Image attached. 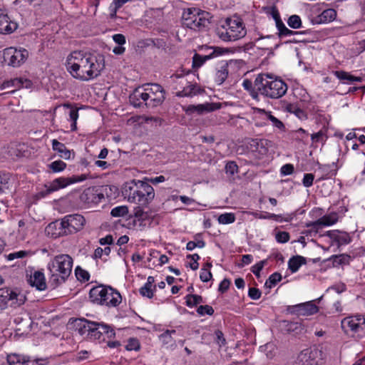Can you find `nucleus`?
I'll return each instance as SVG.
<instances>
[{
	"instance_id": "obj_6",
	"label": "nucleus",
	"mask_w": 365,
	"mask_h": 365,
	"mask_svg": "<svg viewBox=\"0 0 365 365\" xmlns=\"http://www.w3.org/2000/svg\"><path fill=\"white\" fill-rule=\"evenodd\" d=\"M26 299L25 294L18 289H0V307L1 308L9 306L14 308L20 307L25 303Z\"/></svg>"
},
{
	"instance_id": "obj_9",
	"label": "nucleus",
	"mask_w": 365,
	"mask_h": 365,
	"mask_svg": "<svg viewBox=\"0 0 365 365\" xmlns=\"http://www.w3.org/2000/svg\"><path fill=\"white\" fill-rule=\"evenodd\" d=\"M145 91L148 96L147 107L155 108L161 105L165 99V91L163 88L158 83L145 85Z\"/></svg>"
},
{
	"instance_id": "obj_11",
	"label": "nucleus",
	"mask_w": 365,
	"mask_h": 365,
	"mask_svg": "<svg viewBox=\"0 0 365 365\" xmlns=\"http://www.w3.org/2000/svg\"><path fill=\"white\" fill-rule=\"evenodd\" d=\"M338 220L337 215L336 213H333L328 215H324L319 220L311 222L306 224L307 227H312L310 230H307L304 234L306 235H312L313 232L317 234L318 230L322 227V226H330L336 223Z\"/></svg>"
},
{
	"instance_id": "obj_21",
	"label": "nucleus",
	"mask_w": 365,
	"mask_h": 365,
	"mask_svg": "<svg viewBox=\"0 0 365 365\" xmlns=\"http://www.w3.org/2000/svg\"><path fill=\"white\" fill-rule=\"evenodd\" d=\"M108 289V295L105 297V300L102 302L101 305L116 307L121 302V296L117 290L114 289L111 287H109Z\"/></svg>"
},
{
	"instance_id": "obj_22",
	"label": "nucleus",
	"mask_w": 365,
	"mask_h": 365,
	"mask_svg": "<svg viewBox=\"0 0 365 365\" xmlns=\"http://www.w3.org/2000/svg\"><path fill=\"white\" fill-rule=\"evenodd\" d=\"M203 90L200 89L196 83L192 84L189 81V83L185 84L182 86V89L176 93L178 97H189L193 96L198 93H200Z\"/></svg>"
},
{
	"instance_id": "obj_17",
	"label": "nucleus",
	"mask_w": 365,
	"mask_h": 365,
	"mask_svg": "<svg viewBox=\"0 0 365 365\" xmlns=\"http://www.w3.org/2000/svg\"><path fill=\"white\" fill-rule=\"evenodd\" d=\"M148 96L147 95L145 88L143 91L140 88H135L133 92L129 96L130 103L135 108H140L143 105L141 100L145 102V105L148 102Z\"/></svg>"
},
{
	"instance_id": "obj_38",
	"label": "nucleus",
	"mask_w": 365,
	"mask_h": 365,
	"mask_svg": "<svg viewBox=\"0 0 365 365\" xmlns=\"http://www.w3.org/2000/svg\"><path fill=\"white\" fill-rule=\"evenodd\" d=\"M331 259L333 260L334 266L348 264L351 259L350 255L341 254L339 255H333Z\"/></svg>"
},
{
	"instance_id": "obj_24",
	"label": "nucleus",
	"mask_w": 365,
	"mask_h": 365,
	"mask_svg": "<svg viewBox=\"0 0 365 365\" xmlns=\"http://www.w3.org/2000/svg\"><path fill=\"white\" fill-rule=\"evenodd\" d=\"M327 235L337 242L339 245H346L351 242V238L346 232H341L338 230H331L327 232Z\"/></svg>"
},
{
	"instance_id": "obj_4",
	"label": "nucleus",
	"mask_w": 365,
	"mask_h": 365,
	"mask_svg": "<svg viewBox=\"0 0 365 365\" xmlns=\"http://www.w3.org/2000/svg\"><path fill=\"white\" fill-rule=\"evenodd\" d=\"M86 222L84 217L79 214L66 215L63 218L50 223L46 228L48 235L56 237L61 235L76 233L83 229Z\"/></svg>"
},
{
	"instance_id": "obj_34",
	"label": "nucleus",
	"mask_w": 365,
	"mask_h": 365,
	"mask_svg": "<svg viewBox=\"0 0 365 365\" xmlns=\"http://www.w3.org/2000/svg\"><path fill=\"white\" fill-rule=\"evenodd\" d=\"M242 86L246 91L249 92L250 95L252 97L253 99L257 101L259 100V92L257 91L255 86L253 87V84L251 80L247 78L245 79L242 82Z\"/></svg>"
},
{
	"instance_id": "obj_57",
	"label": "nucleus",
	"mask_w": 365,
	"mask_h": 365,
	"mask_svg": "<svg viewBox=\"0 0 365 365\" xmlns=\"http://www.w3.org/2000/svg\"><path fill=\"white\" fill-rule=\"evenodd\" d=\"M27 255H28V252L24 251V250H21L19 252L10 253L9 255H5L4 256L8 260L11 261L15 259L24 258V257H26Z\"/></svg>"
},
{
	"instance_id": "obj_8",
	"label": "nucleus",
	"mask_w": 365,
	"mask_h": 365,
	"mask_svg": "<svg viewBox=\"0 0 365 365\" xmlns=\"http://www.w3.org/2000/svg\"><path fill=\"white\" fill-rule=\"evenodd\" d=\"M137 183H138V189L135 190V200H131V202L141 206H148L155 197L154 189L144 180H138Z\"/></svg>"
},
{
	"instance_id": "obj_27",
	"label": "nucleus",
	"mask_w": 365,
	"mask_h": 365,
	"mask_svg": "<svg viewBox=\"0 0 365 365\" xmlns=\"http://www.w3.org/2000/svg\"><path fill=\"white\" fill-rule=\"evenodd\" d=\"M52 148L54 151H56L59 153L61 158H63L66 160L71 158V151L66 148L63 143L58 141L56 139H53L52 140Z\"/></svg>"
},
{
	"instance_id": "obj_47",
	"label": "nucleus",
	"mask_w": 365,
	"mask_h": 365,
	"mask_svg": "<svg viewBox=\"0 0 365 365\" xmlns=\"http://www.w3.org/2000/svg\"><path fill=\"white\" fill-rule=\"evenodd\" d=\"M306 34L305 31H294L289 29L287 26H285L283 29H282L279 32H278V36L279 38H282L284 36H303Z\"/></svg>"
},
{
	"instance_id": "obj_56",
	"label": "nucleus",
	"mask_w": 365,
	"mask_h": 365,
	"mask_svg": "<svg viewBox=\"0 0 365 365\" xmlns=\"http://www.w3.org/2000/svg\"><path fill=\"white\" fill-rule=\"evenodd\" d=\"M275 239L279 243H286L289 240L290 235L287 232L279 231L276 233Z\"/></svg>"
},
{
	"instance_id": "obj_64",
	"label": "nucleus",
	"mask_w": 365,
	"mask_h": 365,
	"mask_svg": "<svg viewBox=\"0 0 365 365\" xmlns=\"http://www.w3.org/2000/svg\"><path fill=\"white\" fill-rule=\"evenodd\" d=\"M314 175L312 173H306L302 180V184L305 187H309L313 185Z\"/></svg>"
},
{
	"instance_id": "obj_48",
	"label": "nucleus",
	"mask_w": 365,
	"mask_h": 365,
	"mask_svg": "<svg viewBox=\"0 0 365 365\" xmlns=\"http://www.w3.org/2000/svg\"><path fill=\"white\" fill-rule=\"evenodd\" d=\"M128 213V207L125 205L118 206L111 210L110 215L113 217H123Z\"/></svg>"
},
{
	"instance_id": "obj_18",
	"label": "nucleus",
	"mask_w": 365,
	"mask_h": 365,
	"mask_svg": "<svg viewBox=\"0 0 365 365\" xmlns=\"http://www.w3.org/2000/svg\"><path fill=\"white\" fill-rule=\"evenodd\" d=\"M18 27L16 22L11 21L6 14L0 10V34H11Z\"/></svg>"
},
{
	"instance_id": "obj_41",
	"label": "nucleus",
	"mask_w": 365,
	"mask_h": 365,
	"mask_svg": "<svg viewBox=\"0 0 365 365\" xmlns=\"http://www.w3.org/2000/svg\"><path fill=\"white\" fill-rule=\"evenodd\" d=\"M98 329H100L101 335L106 334L109 339L115 337V333L113 329L104 323L98 322Z\"/></svg>"
},
{
	"instance_id": "obj_31",
	"label": "nucleus",
	"mask_w": 365,
	"mask_h": 365,
	"mask_svg": "<svg viewBox=\"0 0 365 365\" xmlns=\"http://www.w3.org/2000/svg\"><path fill=\"white\" fill-rule=\"evenodd\" d=\"M334 76L340 81L345 83L349 82H361L362 78L359 76H354L351 75L349 73L344 71H335L333 72Z\"/></svg>"
},
{
	"instance_id": "obj_58",
	"label": "nucleus",
	"mask_w": 365,
	"mask_h": 365,
	"mask_svg": "<svg viewBox=\"0 0 365 365\" xmlns=\"http://www.w3.org/2000/svg\"><path fill=\"white\" fill-rule=\"evenodd\" d=\"M271 220H274L277 222H290L293 219V214H287L285 216L282 215L271 214Z\"/></svg>"
},
{
	"instance_id": "obj_28",
	"label": "nucleus",
	"mask_w": 365,
	"mask_h": 365,
	"mask_svg": "<svg viewBox=\"0 0 365 365\" xmlns=\"http://www.w3.org/2000/svg\"><path fill=\"white\" fill-rule=\"evenodd\" d=\"M299 304V316H310L316 314L318 311V307L312 302H308Z\"/></svg>"
},
{
	"instance_id": "obj_12",
	"label": "nucleus",
	"mask_w": 365,
	"mask_h": 365,
	"mask_svg": "<svg viewBox=\"0 0 365 365\" xmlns=\"http://www.w3.org/2000/svg\"><path fill=\"white\" fill-rule=\"evenodd\" d=\"M104 199V195L98 187H89L83 190L80 200L83 203L97 205Z\"/></svg>"
},
{
	"instance_id": "obj_35",
	"label": "nucleus",
	"mask_w": 365,
	"mask_h": 365,
	"mask_svg": "<svg viewBox=\"0 0 365 365\" xmlns=\"http://www.w3.org/2000/svg\"><path fill=\"white\" fill-rule=\"evenodd\" d=\"M25 359V355L18 354H10L6 356V361L9 365H24L26 362Z\"/></svg>"
},
{
	"instance_id": "obj_32",
	"label": "nucleus",
	"mask_w": 365,
	"mask_h": 365,
	"mask_svg": "<svg viewBox=\"0 0 365 365\" xmlns=\"http://www.w3.org/2000/svg\"><path fill=\"white\" fill-rule=\"evenodd\" d=\"M185 73H176L170 76V78L174 83L173 88L175 90H178L182 88L185 84L189 83V81L185 78Z\"/></svg>"
},
{
	"instance_id": "obj_36",
	"label": "nucleus",
	"mask_w": 365,
	"mask_h": 365,
	"mask_svg": "<svg viewBox=\"0 0 365 365\" xmlns=\"http://www.w3.org/2000/svg\"><path fill=\"white\" fill-rule=\"evenodd\" d=\"M250 147L253 152H258L261 154H265L267 149L265 148L263 140L252 139L250 143Z\"/></svg>"
},
{
	"instance_id": "obj_26",
	"label": "nucleus",
	"mask_w": 365,
	"mask_h": 365,
	"mask_svg": "<svg viewBox=\"0 0 365 365\" xmlns=\"http://www.w3.org/2000/svg\"><path fill=\"white\" fill-rule=\"evenodd\" d=\"M193 11L198 12L197 24L199 30L208 27L212 18L211 14L197 9H193Z\"/></svg>"
},
{
	"instance_id": "obj_2",
	"label": "nucleus",
	"mask_w": 365,
	"mask_h": 365,
	"mask_svg": "<svg viewBox=\"0 0 365 365\" xmlns=\"http://www.w3.org/2000/svg\"><path fill=\"white\" fill-rule=\"evenodd\" d=\"M73 267L72 257L66 254L56 256L48 264L49 271L48 284L55 289L64 283L70 276Z\"/></svg>"
},
{
	"instance_id": "obj_16",
	"label": "nucleus",
	"mask_w": 365,
	"mask_h": 365,
	"mask_svg": "<svg viewBox=\"0 0 365 365\" xmlns=\"http://www.w3.org/2000/svg\"><path fill=\"white\" fill-rule=\"evenodd\" d=\"M109 286L98 285L93 287L89 292V298L93 303L101 304L105 300V297L108 295V291Z\"/></svg>"
},
{
	"instance_id": "obj_40",
	"label": "nucleus",
	"mask_w": 365,
	"mask_h": 365,
	"mask_svg": "<svg viewBox=\"0 0 365 365\" xmlns=\"http://www.w3.org/2000/svg\"><path fill=\"white\" fill-rule=\"evenodd\" d=\"M336 16V12L334 9H329L324 10L319 16L320 22H327L333 21Z\"/></svg>"
},
{
	"instance_id": "obj_5",
	"label": "nucleus",
	"mask_w": 365,
	"mask_h": 365,
	"mask_svg": "<svg viewBox=\"0 0 365 365\" xmlns=\"http://www.w3.org/2000/svg\"><path fill=\"white\" fill-rule=\"evenodd\" d=\"M247 34L246 28L239 18H227L217 29V36L223 41H235Z\"/></svg>"
},
{
	"instance_id": "obj_49",
	"label": "nucleus",
	"mask_w": 365,
	"mask_h": 365,
	"mask_svg": "<svg viewBox=\"0 0 365 365\" xmlns=\"http://www.w3.org/2000/svg\"><path fill=\"white\" fill-rule=\"evenodd\" d=\"M48 168L53 173H58L64 170V169L66 168V164L63 161L58 160H55L49 164Z\"/></svg>"
},
{
	"instance_id": "obj_29",
	"label": "nucleus",
	"mask_w": 365,
	"mask_h": 365,
	"mask_svg": "<svg viewBox=\"0 0 365 365\" xmlns=\"http://www.w3.org/2000/svg\"><path fill=\"white\" fill-rule=\"evenodd\" d=\"M228 63H222L215 73V81L218 85H221L225 81L228 76Z\"/></svg>"
},
{
	"instance_id": "obj_59",
	"label": "nucleus",
	"mask_w": 365,
	"mask_h": 365,
	"mask_svg": "<svg viewBox=\"0 0 365 365\" xmlns=\"http://www.w3.org/2000/svg\"><path fill=\"white\" fill-rule=\"evenodd\" d=\"M287 110L290 113H294L299 118H303L304 117H305L304 111L294 105L289 104L287 106Z\"/></svg>"
},
{
	"instance_id": "obj_63",
	"label": "nucleus",
	"mask_w": 365,
	"mask_h": 365,
	"mask_svg": "<svg viewBox=\"0 0 365 365\" xmlns=\"http://www.w3.org/2000/svg\"><path fill=\"white\" fill-rule=\"evenodd\" d=\"M212 274L210 270H208L205 267H202L201 269V272L200 274V278L201 281H202L204 282H207L210 281L212 279Z\"/></svg>"
},
{
	"instance_id": "obj_25",
	"label": "nucleus",
	"mask_w": 365,
	"mask_h": 365,
	"mask_svg": "<svg viewBox=\"0 0 365 365\" xmlns=\"http://www.w3.org/2000/svg\"><path fill=\"white\" fill-rule=\"evenodd\" d=\"M137 180H133L125 183L123 187V194L128 197V201L135 200V190L138 189V183Z\"/></svg>"
},
{
	"instance_id": "obj_44",
	"label": "nucleus",
	"mask_w": 365,
	"mask_h": 365,
	"mask_svg": "<svg viewBox=\"0 0 365 365\" xmlns=\"http://www.w3.org/2000/svg\"><path fill=\"white\" fill-rule=\"evenodd\" d=\"M235 215L234 213H224L219 215L217 220L220 224H230L235 221Z\"/></svg>"
},
{
	"instance_id": "obj_45",
	"label": "nucleus",
	"mask_w": 365,
	"mask_h": 365,
	"mask_svg": "<svg viewBox=\"0 0 365 365\" xmlns=\"http://www.w3.org/2000/svg\"><path fill=\"white\" fill-rule=\"evenodd\" d=\"M75 274L78 280L86 282L89 280L90 274L88 272L82 269L81 267L78 266L75 269Z\"/></svg>"
},
{
	"instance_id": "obj_51",
	"label": "nucleus",
	"mask_w": 365,
	"mask_h": 365,
	"mask_svg": "<svg viewBox=\"0 0 365 365\" xmlns=\"http://www.w3.org/2000/svg\"><path fill=\"white\" fill-rule=\"evenodd\" d=\"M209 48L212 50V52L209 53V56H210V58L222 56L230 52V50L228 48H225L219 46H212L210 47Z\"/></svg>"
},
{
	"instance_id": "obj_14",
	"label": "nucleus",
	"mask_w": 365,
	"mask_h": 365,
	"mask_svg": "<svg viewBox=\"0 0 365 365\" xmlns=\"http://www.w3.org/2000/svg\"><path fill=\"white\" fill-rule=\"evenodd\" d=\"M317 351L312 349H305L298 355L296 365H316V356Z\"/></svg>"
},
{
	"instance_id": "obj_55",
	"label": "nucleus",
	"mask_w": 365,
	"mask_h": 365,
	"mask_svg": "<svg viewBox=\"0 0 365 365\" xmlns=\"http://www.w3.org/2000/svg\"><path fill=\"white\" fill-rule=\"evenodd\" d=\"M140 345L139 341L135 338H130L125 346L128 351H138L140 349Z\"/></svg>"
},
{
	"instance_id": "obj_10",
	"label": "nucleus",
	"mask_w": 365,
	"mask_h": 365,
	"mask_svg": "<svg viewBox=\"0 0 365 365\" xmlns=\"http://www.w3.org/2000/svg\"><path fill=\"white\" fill-rule=\"evenodd\" d=\"M28 56L29 52L27 50L24 48L18 50L13 47L4 49L3 53L4 62L13 67H18L24 63Z\"/></svg>"
},
{
	"instance_id": "obj_1",
	"label": "nucleus",
	"mask_w": 365,
	"mask_h": 365,
	"mask_svg": "<svg viewBox=\"0 0 365 365\" xmlns=\"http://www.w3.org/2000/svg\"><path fill=\"white\" fill-rule=\"evenodd\" d=\"M66 67L73 78L88 81L101 75L105 68V59L103 55L73 51L68 56Z\"/></svg>"
},
{
	"instance_id": "obj_43",
	"label": "nucleus",
	"mask_w": 365,
	"mask_h": 365,
	"mask_svg": "<svg viewBox=\"0 0 365 365\" xmlns=\"http://www.w3.org/2000/svg\"><path fill=\"white\" fill-rule=\"evenodd\" d=\"M210 56L209 54L207 55H200L195 53L192 58V67L193 68H199L206 61L210 60Z\"/></svg>"
},
{
	"instance_id": "obj_54",
	"label": "nucleus",
	"mask_w": 365,
	"mask_h": 365,
	"mask_svg": "<svg viewBox=\"0 0 365 365\" xmlns=\"http://www.w3.org/2000/svg\"><path fill=\"white\" fill-rule=\"evenodd\" d=\"M197 312L201 316H203L205 314L211 316L214 314V309L210 305H200L197 307Z\"/></svg>"
},
{
	"instance_id": "obj_20",
	"label": "nucleus",
	"mask_w": 365,
	"mask_h": 365,
	"mask_svg": "<svg viewBox=\"0 0 365 365\" xmlns=\"http://www.w3.org/2000/svg\"><path fill=\"white\" fill-rule=\"evenodd\" d=\"M280 330L285 334H299L303 330L302 324L297 322L282 320L279 323Z\"/></svg>"
},
{
	"instance_id": "obj_37",
	"label": "nucleus",
	"mask_w": 365,
	"mask_h": 365,
	"mask_svg": "<svg viewBox=\"0 0 365 365\" xmlns=\"http://www.w3.org/2000/svg\"><path fill=\"white\" fill-rule=\"evenodd\" d=\"M327 139V130L322 129L319 131L311 135V140L312 144L321 143L324 144Z\"/></svg>"
},
{
	"instance_id": "obj_3",
	"label": "nucleus",
	"mask_w": 365,
	"mask_h": 365,
	"mask_svg": "<svg viewBox=\"0 0 365 365\" xmlns=\"http://www.w3.org/2000/svg\"><path fill=\"white\" fill-rule=\"evenodd\" d=\"M254 85L260 94L272 99L282 97L287 91V85L284 81L269 73L257 75Z\"/></svg>"
},
{
	"instance_id": "obj_53",
	"label": "nucleus",
	"mask_w": 365,
	"mask_h": 365,
	"mask_svg": "<svg viewBox=\"0 0 365 365\" xmlns=\"http://www.w3.org/2000/svg\"><path fill=\"white\" fill-rule=\"evenodd\" d=\"M93 326H92L88 332V336L93 339H100L101 337L100 329H98V322H94Z\"/></svg>"
},
{
	"instance_id": "obj_61",
	"label": "nucleus",
	"mask_w": 365,
	"mask_h": 365,
	"mask_svg": "<svg viewBox=\"0 0 365 365\" xmlns=\"http://www.w3.org/2000/svg\"><path fill=\"white\" fill-rule=\"evenodd\" d=\"M139 292L143 297H146L149 299L153 297V290L152 287L146 284H144V286L140 289Z\"/></svg>"
},
{
	"instance_id": "obj_50",
	"label": "nucleus",
	"mask_w": 365,
	"mask_h": 365,
	"mask_svg": "<svg viewBox=\"0 0 365 365\" xmlns=\"http://www.w3.org/2000/svg\"><path fill=\"white\" fill-rule=\"evenodd\" d=\"M287 24L289 27L297 29L302 27V21L299 16L292 15L289 16L287 21Z\"/></svg>"
},
{
	"instance_id": "obj_62",
	"label": "nucleus",
	"mask_w": 365,
	"mask_h": 365,
	"mask_svg": "<svg viewBox=\"0 0 365 365\" xmlns=\"http://www.w3.org/2000/svg\"><path fill=\"white\" fill-rule=\"evenodd\" d=\"M266 264L267 259L259 262L252 267V272L256 277H259L260 272Z\"/></svg>"
},
{
	"instance_id": "obj_39",
	"label": "nucleus",
	"mask_w": 365,
	"mask_h": 365,
	"mask_svg": "<svg viewBox=\"0 0 365 365\" xmlns=\"http://www.w3.org/2000/svg\"><path fill=\"white\" fill-rule=\"evenodd\" d=\"M203 302V299L200 295L190 294L186 296V305L187 307H195Z\"/></svg>"
},
{
	"instance_id": "obj_30",
	"label": "nucleus",
	"mask_w": 365,
	"mask_h": 365,
	"mask_svg": "<svg viewBox=\"0 0 365 365\" xmlns=\"http://www.w3.org/2000/svg\"><path fill=\"white\" fill-rule=\"evenodd\" d=\"M306 263L307 259L305 257L300 255H296L289 259L288 267L292 273H294L298 271L302 264H305Z\"/></svg>"
},
{
	"instance_id": "obj_15",
	"label": "nucleus",
	"mask_w": 365,
	"mask_h": 365,
	"mask_svg": "<svg viewBox=\"0 0 365 365\" xmlns=\"http://www.w3.org/2000/svg\"><path fill=\"white\" fill-rule=\"evenodd\" d=\"M69 324L81 335H84L88 332L92 326L95 325L94 322L89 321L84 318L70 319Z\"/></svg>"
},
{
	"instance_id": "obj_60",
	"label": "nucleus",
	"mask_w": 365,
	"mask_h": 365,
	"mask_svg": "<svg viewBox=\"0 0 365 365\" xmlns=\"http://www.w3.org/2000/svg\"><path fill=\"white\" fill-rule=\"evenodd\" d=\"M226 173L233 175L238 171V166L235 161H229L225 165Z\"/></svg>"
},
{
	"instance_id": "obj_23",
	"label": "nucleus",
	"mask_w": 365,
	"mask_h": 365,
	"mask_svg": "<svg viewBox=\"0 0 365 365\" xmlns=\"http://www.w3.org/2000/svg\"><path fill=\"white\" fill-rule=\"evenodd\" d=\"M29 282L31 286L36 287L38 290L43 291L46 289L44 274L40 271L34 272L33 275L31 276Z\"/></svg>"
},
{
	"instance_id": "obj_7",
	"label": "nucleus",
	"mask_w": 365,
	"mask_h": 365,
	"mask_svg": "<svg viewBox=\"0 0 365 365\" xmlns=\"http://www.w3.org/2000/svg\"><path fill=\"white\" fill-rule=\"evenodd\" d=\"M86 179V175H73L68 178L61 177L56 178L52 182H51L48 185H46V189L39 192L38 195L41 197H44L53 192L66 187L71 184L82 182Z\"/></svg>"
},
{
	"instance_id": "obj_46",
	"label": "nucleus",
	"mask_w": 365,
	"mask_h": 365,
	"mask_svg": "<svg viewBox=\"0 0 365 365\" xmlns=\"http://www.w3.org/2000/svg\"><path fill=\"white\" fill-rule=\"evenodd\" d=\"M21 86H22L21 78H16L11 79L9 81H4L1 84V88L4 89L6 88H10V87L20 88H21Z\"/></svg>"
},
{
	"instance_id": "obj_52",
	"label": "nucleus",
	"mask_w": 365,
	"mask_h": 365,
	"mask_svg": "<svg viewBox=\"0 0 365 365\" xmlns=\"http://www.w3.org/2000/svg\"><path fill=\"white\" fill-rule=\"evenodd\" d=\"M69 117L73 122L71 125V130L75 131L77 129L76 121L78 118V110L77 108H71L69 111Z\"/></svg>"
},
{
	"instance_id": "obj_19",
	"label": "nucleus",
	"mask_w": 365,
	"mask_h": 365,
	"mask_svg": "<svg viewBox=\"0 0 365 365\" xmlns=\"http://www.w3.org/2000/svg\"><path fill=\"white\" fill-rule=\"evenodd\" d=\"M193 9H188L187 11H185L182 14L183 24L187 27L193 29L199 30L197 19L198 12L193 11Z\"/></svg>"
},
{
	"instance_id": "obj_13",
	"label": "nucleus",
	"mask_w": 365,
	"mask_h": 365,
	"mask_svg": "<svg viewBox=\"0 0 365 365\" xmlns=\"http://www.w3.org/2000/svg\"><path fill=\"white\" fill-rule=\"evenodd\" d=\"M346 326L354 332L365 334V316L356 315L344 319L341 322V327L344 329Z\"/></svg>"
},
{
	"instance_id": "obj_42",
	"label": "nucleus",
	"mask_w": 365,
	"mask_h": 365,
	"mask_svg": "<svg viewBox=\"0 0 365 365\" xmlns=\"http://www.w3.org/2000/svg\"><path fill=\"white\" fill-rule=\"evenodd\" d=\"M282 279V275L279 272H274L267 279L264 285L267 288H272Z\"/></svg>"
},
{
	"instance_id": "obj_33",
	"label": "nucleus",
	"mask_w": 365,
	"mask_h": 365,
	"mask_svg": "<svg viewBox=\"0 0 365 365\" xmlns=\"http://www.w3.org/2000/svg\"><path fill=\"white\" fill-rule=\"evenodd\" d=\"M220 108L218 103H207L205 104H199L195 106L196 113L202 114L206 112H211L217 110Z\"/></svg>"
}]
</instances>
